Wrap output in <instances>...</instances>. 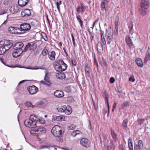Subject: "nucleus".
I'll list each match as a JSON object with an SVG mask.
<instances>
[{
	"label": "nucleus",
	"instance_id": "f257e3e1",
	"mask_svg": "<svg viewBox=\"0 0 150 150\" xmlns=\"http://www.w3.org/2000/svg\"><path fill=\"white\" fill-rule=\"evenodd\" d=\"M62 128L58 125H55L53 127L51 130L52 134L57 137V140L59 142L62 141V135L64 133Z\"/></svg>",
	"mask_w": 150,
	"mask_h": 150
},
{
	"label": "nucleus",
	"instance_id": "f03ea898",
	"mask_svg": "<svg viewBox=\"0 0 150 150\" xmlns=\"http://www.w3.org/2000/svg\"><path fill=\"white\" fill-rule=\"evenodd\" d=\"M46 131L45 127L41 126H37L32 127L30 129V132L31 134L33 135L39 136L44 134Z\"/></svg>",
	"mask_w": 150,
	"mask_h": 150
},
{
	"label": "nucleus",
	"instance_id": "7ed1b4c3",
	"mask_svg": "<svg viewBox=\"0 0 150 150\" xmlns=\"http://www.w3.org/2000/svg\"><path fill=\"white\" fill-rule=\"evenodd\" d=\"M40 121V120L37 118L36 115H32L30 116L29 118L25 120L24 123L25 125L28 127H30L31 126L36 125L37 122Z\"/></svg>",
	"mask_w": 150,
	"mask_h": 150
},
{
	"label": "nucleus",
	"instance_id": "20e7f679",
	"mask_svg": "<svg viewBox=\"0 0 150 150\" xmlns=\"http://www.w3.org/2000/svg\"><path fill=\"white\" fill-rule=\"evenodd\" d=\"M31 27L30 24L24 23L20 25L19 30L20 31H22V34H23L28 32L30 29Z\"/></svg>",
	"mask_w": 150,
	"mask_h": 150
},
{
	"label": "nucleus",
	"instance_id": "39448f33",
	"mask_svg": "<svg viewBox=\"0 0 150 150\" xmlns=\"http://www.w3.org/2000/svg\"><path fill=\"white\" fill-rule=\"evenodd\" d=\"M60 61L61 65H60L57 68V71L59 72H62L64 71L67 69V66L66 64L62 60L60 61H57V63L58 64Z\"/></svg>",
	"mask_w": 150,
	"mask_h": 150
},
{
	"label": "nucleus",
	"instance_id": "423d86ee",
	"mask_svg": "<svg viewBox=\"0 0 150 150\" xmlns=\"http://www.w3.org/2000/svg\"><path fill=\"white\" fill-rule=\"evenodd\" d=\"M8 31L11 33L14 34L20 35L22 34L20 31L19 28L11 27L8 28Z\"/></svg>",
	"mask_w": 150,
	"mask_h": 150
},
{
	"label": "nucleus",
	"instance_id": "0eeeda50",
	"mask_svg": "<svg viewBox=\"0 0 150 150\" xmlns=\"http://www.w3.org/2000/svg\"><path fill=\"white\" fill-rule=\"evenodd\" d=\"M80 143L82 146L86 147H88L91 145L90 141L85 138H83L81 140Z\"/></svg>",
	"mask_w": 150,
	"mask_h": 150
},
{
	"label": "nucleus",
	"instance_id": "6e6552de",
	"mask_svg": "<svg viewBox=\"0 0 150 150\" xmlns=\"http://www.w3.org/2000/svg\"><path fill=\"white\" fill-rule=\"evenodd\" d=\"M28 90L30 94L33 95L36 93L38 91V88L34 85L28 87Z\"/></svg>",
	"mask_w": 150,
	"mask_h": 150
},
{
	"label": "nucleus",
	"instance_id": "1a4fd4ad",
	"mask_svg": "<svg viewBox=\"0 0 150 150\" xmlns=\"http://www.w3.org/2000/svg\"><path fill=\"white\" fill-rule=\"evenodd\" d=\"M65 118L63 116L60 115L59 116L53 115L52 117V121L54 122H61L64 121Z\"/></svg>",
	"mask_w": 150,
	"mask_h": 150
},
{
	"label": "nucleus",
	"instance_id": "9d476101",
	"mask_svg": "<svg viewBox=\"0 0 150 150\" xmlns=\"http://www.w3.org/2000/svg\"><path fill=\"white\" fill-rule=\"evenodd\" d=\"M149 4V3L148 0H141V8L144 7L145 8L144 13V14L145 13L146 9L148 8Z\"/></svg>",
	"mask_w": 150,
	"mask_h": 150
},
{
	"label": "nucleus",
	"instance_id": "9b49d317",
	"mask_svg": "<svg viewBox=\"0 0 150 150\" xmlns=\"http://www.w3.org/2000/svg\"><path fill=\"white\" fill-rule=\"evenodd\" d=\"M23 44L21 42L17 43L13 47V49L19 51L21 50V52H23V51L22 48L23 47Z\"/></svg>",
	"mask_w": 150,
	"mask_h": 150
},
{
	"label": "nucleus",
	"instance_id": "f8f14e48",
	"mask_svg": "<svg viewBox=\"0 0 150 150\" xmlns=\"http://www.w3.org/2000/svg\"><path fill=\"white\" fill-rule=\"evenodd\" d=\"M13 44L12 41L9 40H6L4 47H5V50H8L13 46Z\"/></svg>",
	"mask_w": 150,
	"mask_h": 150
},
{
	"label": "nucleus",
	"instance_id": "ddd939ff",
	"mask_svg": "<svg viewBox=\"0 0 150 150\" xmlns=\"http://www.w3.org/2000/svg\"><path fill=\"white\" fill-rule=\"evenodd\" d=\"M31 14V12L30 10L25 9L21 12V16L22 17H27L30 16Z\"/></svg>",
	"mask_w": 150,
	"mask_h": 150
},
{
	"label": "nucleus",
	"instance_id": "4468645a",
	"mask_svg": "<svg viewBox=\"0 0 150 150\" xmlns=\"http://www.w3.org/2000/svg\"><path fill=\"white\" fill-rule=\"evenodd\" d=\"M10 11L12 14L16 13L20 11L19 7L18 6H11L10 9Z\"/></svg>",
	"mask_w": 150,
	"mask_h": 150
},
{
	"label": "nucleus",
	"instance_id": "2eb2a0df",
	"mask_svg": "<svg viewBox=\"0 0 150 150\" xmlns=\"http://www.w3.org/2000/svg\"><path fill=\"white\" fill-rule=\"evenodd\" d=\"M54 96L58 98H62L64 96V92L61 91H56L54 92Z\"/></svg>",
	"mask_w": 150,
	"mask_h": 150
},
{
	"label": "nucleus",
	"instance_id": "dca6fc26",
	"mask_svg": "<svg viewBox=\"0 0 150 150\" xmlns=\"http://www.w3.org/2000/svg\"><path fill=\"white\" fill-rule=\"evenodd\" d=\"M125 40L127 44L130 47L132 48L134 47L133 43L130 36H128L126 37Z\"/></svg>",
	"mask_w": 150,
	"mask_h": 150
},
{
	"label": "nucleus",
	"instance_id": "f3484780",
	"mask_svg": "<svg viewBox=\"0 0 150 150\" xmlns=\"http://www.w3.org/2000/svg\"><path fill=\"white\" fill-rule=\"evenodd\" d=\"M97 49L98 52L100 53L103 52V47L101 42H98L97 45Z\"/></svg>",
	"mask_w": 150,
	"mask_h": 150
},
{
	"label": "nucleus",
	"instance_id": "a211bd4d",
	"mask_svg": "<svg viewBox=\"0 0 150 150\" xmlns=\"http://www.w3.org/2000/svg\"><path fill=\"white\" fill-rule=\"evenodd\" d=\"M28 1V0H18V2L20 6L24 7L27 4Z\"/></svg>",
	"mask_w": 150,
	"mask_h": 150
},
{
	"label": "nucleus",
	"instance_id": "6ab92c4d",
	"mask_svg": "<svg viewBox=\"0 0 150 150\" xmlns=\"http://www.w3.org/2000/svg\"><path fill=\"white\" fill-rule=\"evenodd\" d=\"M103 96V97H104L106 102H107V106L108 107V109L109 112V104L108 103V98H109V96H108V93L106 92V91H104Z\"/></svg>",
	"mask_w": 150,
	"mask_h": 150
},
{
	"label": "nucleus",
	"instance_id": "aec40b11",
	"mask_svg": "<svg viewBox=\"0 0 150 150\" xmlns=\"http://www.w3.org/2000/svg\"><path fill=\"white\" fill-rule=\"evenodd\" d=\"M14 50L12 54L13 56L14 57L16 58L18 57L23 52H21V50H20V51L16 50Z\"/></svg>",
	"mask_w": 150,
	"mask_h": 150
},
{
	"label": "nucleus",
	"instance_id": "412c9836",
	"mask_svg": "<svg viewBox=\"0 0 150 150\" xmlns=\"http://www.w3.org/2000/svg\"><path fill=\"white\" fill-rule=\"evenodd\" d=\"M84 6H83L82 4H81L80 5H79L76 8V11L78 13H83L84 12L83 10Z\"/></svg>",
	"mask_w": 150,
	"mask_h": 150
},
{
	"label": "nucleus",
	"instance_id": "4be33fe9",
	"mask_svg": "<svg viewBox=\"0 0 150 150\" xmlns=\"http://www.w3.org/2000/svg\"><path fill=\"white\" fill-rule=\"evenodd\" d=\"M113 33L111 32L110 31L106 35L107 41L115 40V39L113 38Z\"/></svg>",
	"mask_w": 150,
	"mask_h": 150
},
{
	"label": "nucleus",
	"instance_id": "5701e85b",
	"mask_svg": "<svg viewBox=\"0 0 150 150\" xmlns=\"http://www.w3.org/2000/svg\"><path fill=\"white\" fill-rule=\"evenodd\" d=\"M56 77L59 79H63L65 78V74L62 72L57 73L56 74Z\"/></svg>",
	"mask_w": 150,
	"mask_h": 150
},
{
	"label": "nucleus",
	"instance_id": "b1692460",
	"mask_svg": "<svg viewBox=\"0 0 150 150\" xmlns=\"http://www.w3.org/2000/svg\"><path fill=\"white\" fill-rule=\"evenodd\" d=\"M55 52L54 51H52L50 53L48 54L49 58L51 60L54 61L55 59Z\"/></svg>",
	"mask_w": 150,
	"mask_h": 150
},
{
	"label": "nucleus",
	"instance_id": "393cba45",
	"mask_svg": "<svg viewBox=\"0 0 150 150\" xmlns=\"http://www.w3.org/2000/svg\"><path fill=\"white\" fill-rule=\"evenodd\" d=\"M65 110L64 113L67 115L70 114L72 112V110L71 107L69 106H66Z\"/></svg>",
	"mask_w": 150,
	"mask_h": 150
},
{
	"label": "nucleus",
	"instance_id": "a878e982",
	"mask_svg": "<svg viewBox=\"0 0 150 150\" xmlns=\"http://www.w3.org/2000/svg\"><path fill=\"white\" fill-rule=\"evenodd\" d=\"M105 0H102L101 5V11L103 12V13H104L106 12V10L105 7Z\"/></svg>",
	"mask_w": 150,
	"mask_h": 150
},
{
	"label": "nucleus",
	"instance_id": "bb28decb",
	"mask_svg": "<svg viewBox=\"0 0 150 150\" xmlns=\"http://www.w3.org/2000/svg\"><path fill=\"white\" fill-rule=\"evenodd\" d=\"M128 28L129 30V33L132 35L133 32V25L132 22H129L128 24Z\"/></svg>",
	"mask_w": 150,
	"mask_h": 150
},
{
	"label": "nucleus",
	"instance_id": "cd10ccee",
	"mask_svg": "<svg viewBox=\"0 0 150 150\" xmlns=\"http://www.w3.org/2000/svg\"><path fill=\"white\" fill-rule=\"evenodd\" d=\"M29 50L30 51L32 52L33 51L34 49L36 47V45L35 43H33L31 44L28 43Z\"/></svg>",
	"mask_w": 150,
	"mask_h": 150
},
{
	"label": "nucleus",
	"instance_id": "c85d7f7f",
	"mask_svg": "<svg viewBox=\"0 0 150 150\" xmlns=\"http://www.w3.org/2000/svg\"><path fill=\"white\" fill-rule=\"evenodd\" d=\"M128 122V120L127 119L124 120L122 122V126L123 127V129H126L127 128Z\"/></svg>",
	"mask_w": 150,
	"mask_h": 150
},
{
	"label": "nucleus",
	"instance_id": "c756f323",
	"mask_svg": "<svg viewBox=\"0 0 150 150\" xmlns=\"http://www.w3.org/2000/svg\"><path fill=\"white\" fill-rule=\"evenodd\" d=\"M108 43L110 45V47L113 48L115 46V40H111L107 41Z\"/></svg>",
	"mask_w": 150,
	"mask_h": 150
},
{
	"label": "nucleus",
	"instance_id": "7c9ffc66",
	"mask_svg": "<svg viewBox=\"0 0 150 150\" xmlns=\"http://www.w3.org/2000/svg\"><path fill=\"white\" fill-rule=\"evenodd\" d=\"M66 105H64L62 106L58 107L57 108L58 111L60 112H64L65 110Z\"/></svg>",
	"mask_w": 150,
	"mask_h": 150
},
{
	"label": "nucleus",
	"instance_id": "2f4dec72",
	"mask_svg": "<svg viewBox=\"0 0 150 150\" xmlns=\"http://www.w3.org/2000/svg\"><path fill=\"white\" fill-rule=\"evenodd\" d=\"M128 144L129 148L130 150L133 149L132 140L131 139L129 138L128 140Z\"/></svg>",
	"mask_w": 150,
	"mask_h": 150
},
{
	"label": "nucleus",
	"instance_id": "473e14b6",
	"mask_svg": "<svg viewBox=\"0 0 150 150\" xmlns=\"http://www.w3.org/2000/svg\"><path fill=\"white\" fill-rule=\"evenodd\" d=\"M85 75L86 77H89L90 76V69L86 65L85 67Z\"/></svg>",
	"mask_w": 150,
	"mask_h": 150
},
{
	"label": "nucleus",
	"instance_id": "72a5a7b5",
	"mask_svg": "<svg viewBox=\"0 0 150 150\" xmlns=\"http://www.w3.org/2000/svg\"><path fill=\"white\" fill-rule=\"evenodd\" d=\"M49 75V73L47 72L46 73L44 78V80L47 83H50V81Z\"/></svg>",
	"mask_w": 150,
	"mask_h": 150
},
{
	"label": "nucleus",
	"instance_id": "f704fd0d",
	"mask_svg": "<svg viewBox=\"0 0 150 150\" xmlns=\"http://www.w3.org/2000/svg\"><path fill=\"white\" fill-rule=\"evenodd\" d=\"M111 135L113 140L115 141H116L117 139V134L112 129H111Z\"/></svg>",
	"mask_w": 150,
	"mask_h": 150
},
{
	"label": "nucleus",
	"instance_id": "c9c22d12",
	"mask_svg": "<svg viewBox=\"0 0 150 150\" xmlns=\"http://www.w3.org/2000/svg\"><path fill=\"white\" fill-rule=\"evenodd\" d=\"M5 47L1 46L0 47V55H2L8 50H5Z\"/></svg>",
	"mask_w": 150,
	"mask_h": 150
},
{
	"label": "nucleus",
	"instance_id": "e433bc0d",
	"mask_svg": "<svg viewBox=\"0 0 150 150\" xmlns=\"http://www.w3.org/2000/svg\"><path fill=\"white\" fill-rule=\"evenodd\" d=\"M76 18L80 26L82 27L83 25V22L80 18V16L79 15L76 16Z\"/></svg>",
	"mask_w": 150,
	"mask_h": 150
},
{
	"label": "nucleus",
	"instance_id": "4c0bfd02",
	"mask_svg": "<svg viewBox=\"0 0 150 150\" xmlns=\"http://www.w3.org/2000/svg\"><path fill=\"white\" fill-rule=\"evenodd\" d=\"M52 148H54V146H47L43 145V146H40L39 148V149H44L45 148H46L49 149H50H50Z\"/></svg>",
	"mask_w": 150,
	"mask_h": 150
},
{
	"label": "nucleus",
	"instance_id": "58836bf2",
	"mask_svg": "<svg viewBox=\"0 0 150 150\" xmlns=\"http://www.w3.org/2000/svg\"><path fill=\"white\" fill-rule=\"evenodd\" d=\"M25 106L27 107H32V108H34L35 107V106L34 105H33L31 103L28 101H26L25 103Z\"/></svg>",
	"mask_w": 150,
	"mask_h": 150
},
{
	"label": "nucleus",
	"instance_id": "ea45409f",
	"mask_svg": "<svg viewBox=\"0 0 150 150\" xmlns=\"http://www.w3.org/2000/svg\"><path fill=\"white\" fill-rule=\"evenodd\" d=\"M110 142L112 146L109 145L108 146L107 150H110L112 149V147L114 148L115 146V145L113 144V142L112 140H110Z\"/></svg>",
	"mask_w": 150,
	"mask_h": 150
},
{
	"label": "nucleus",
	"instance_id": "a19ab883",
	"mask_svg": "<svg viewBox=\"0 0 150 150\" xmlns=\"http://www.w3.org/2000/svg\"><path fill=\"white\" fill-rule=\"evenodd\" d=\"M67 101L69 103H71L74 102V99L72 97L69 96L67 98Z\"/></svg>",
	"mask_w": 150,
	"mask_h": 150
},
{
	"label": "nucleus",
	"instance_id": "79ce46f5",
	"mask_svg": "<svg viewBox=\"0 0 150 150\" xmlns=\"http://www.w3.org/2000/svg\"><path fill=\"white\" fill-rule=\"evenodd\" d=\"M149 60H150V53L149 52H148V54H147L144 61L145 62H146Z\"/></svg>",
	"mask_w": 150,
	"mask_h": 150
},
{
	"label": "nucleus",
	"instance_id": "37998d69",
	"mask_svg": "<svg viewBox=\"0 0 150 150\" xmlns=\"http://www.w3.org/2000/svg\"><path fill=\"white\" fill-rule=\"evenodd\" d=\"M57 5V7L58 9V10L59 11H60V8H59V5L62 4V1H61L60 0L59 1H57L56 3Z\"/></svg>",
	"mask_w": 150,
	"mask_h": 150
},
{
	"label": "nucleus",
	"instance_id": "c03bdc74",
	"mask_svg": "<svg viewBox=\"0 0 150 150\" xmlns=\"http://www.w3.org/2000/svg\"><path fill=\"white\" fill-rule=\"evenodd\" d=\"M41 35L42 38L45 41H47V38L45 33H41Z\"/></svg>",
	"mask_w": 150,
	"mask_h": 150
},
{
	"label": "nucleus",
	"instance_id": "a18cd8bd",
	"mask_svg": "<svg viewBox=\"0 0 150 150\" xmlns=\"http://www.w3.org/2000/svg\"><path fill=\"white\" fill-rule=\"evenodd\" d=\"M141 143V140H139L138 142V145H136L134 146L135 150H140V146L139 145L140 143Z\"/></svg>",
	"mask_w": 150,
	"mask_h": 150
},
{
	"label": "nucleus",
	"instance_id": "49530a36",
	"mask_svg": "<svg viewBox=\"0 0 150 150\" xmlns=\"http://www.w3.org/2000/svg\"><path fill=\"white\" fill-rule=\"evenodd\" d=\"M48 51L47 49H44V50L42 52V54L44 56L48 54Z\"/></svg>",
	"mask_w": 150,
	"mask_h": 150
},
{
	"label": "nucleus",
	"instance_id": "de8ad7c7",
	"mask_svg": "<svg viewBox=\"0 0 150 150\" xmlns=\"http://www.w3.org/2000/svg\"><path fill=\"white\" fill-rule=\"evenodd\" d=\"M145 9V8L142 7L141 8V15L142 16H144L146 14L147 12V9H146V12H145V13L144 14V9Z\"/></svg>",
	"mask_w": 150,
	"mask_h": 150
},
{
	"label": "nucleus",
	"instance_id": "09e8293b",
	"mask_svg": "<svg viewBox=\"0 0 150 150\" xmlns=\"http://www.w3.org/2000/svg\"><path fill=\"white\" fill-rule=\"evenodd\" d=\"M136 62L138 66L141 67V59L140 58H137L136 59Z\"/></svg>",
	"mask_w": 150,
	"mask_h": 150
},
{
	"label": "nucleus",
	"instance_id": "8fccbe9b",
	"mask_svg": "<svg viewBox=\"0 0 150 150\" xmlns=\"http://www.w3.org/2000/svg\"><path fill=\"white\" fill-rule=\"evenodd\" d=\"M40 83L43 85L48 86H50V83H47L45 81H41Z\"/></svg>",
	"mask_w": 150,
	"mask_h": 150
},
{
	"label": "nucleus",
	"instance_id": "3c124183",
	"mask_svg": "<svg viewBox=\"0 0 150 150\" xmlns=\"http://www.w3.org/2000/svg\"><path fill=\"white\" fill-rule=\"evenodd\" d=\"M65 91L67 92H69L71 91V89L70 86H66L65 88Z\"/></svg>",
	"mask_w": 150,
	"mask_h": 150
},
{
	"label": "nucleus",
	"instance_id": "603ef678",
	"mask_svg": "<svg viewBox=\"0 0 150 150\" xmlns=\"http://www.w3.org/2000/svg\"><path fill=\"white\" fill-rule=\"evenodd\" d=\"M129 105V103L127 102H124L122 105V108L125 107H126Z\"/></svg>",
	"mask_w": 150,
	"mask_h": 150
},
{
	"label": "nucleus",
	"instance_id": "864d4df0",
	"mask_svg": "<svg viewBox=\"0 0 150 150\" xmlns=\"http://www.w3.org/2000/svg\"><path fill=\"white\" fill-rule=\"evenodd\" d=\"M101 41L104 45L106 44V41L105 37H101Z\"/></svg>",
	"mask_w": 150,
	"mask_h": 150
},
{
	"label": "nucleus",
	"instance_id": "5fc2aeb1",
	"mask_svg": "<svg viewBox=\"0 0 150 150\" xmlns=\"http://www.w3.org/2000/svg\"><path fill=\"white\" fill-rule=\"evenodd\" d=\"M28 43L26 45V47H25L24 50H23V52H25L28 50H29Z\"/></svg>",
	"mask_w": 150,
	"mask_h": 150
},
{
	"label": "nucleus",
	"instance_id": "6e6d98bb",
	"mask_svg": "<svg viewBox=\"0 0 150 150\" xmlns=\"http://www.w3.org/2000/svg\"><path fill=\"white\" fill-rule=\"evenodd\" d=\"M5 41L6 40H1L0 41V45H2V46H4Z\"/></svg>",
	"mask_w": 150,
	"mask_h": 150
},
{
	"label": "nucleus",
	"instance_id": "4d7b16f0",
	"mask_svg": "<svg viewBox=\"0 0 150 150\" xmlns=\"http://www.w3.org/2000/svg\"><path fill=\"white\" fill-rule=\"evenodd\" d=\"M71 63L72 64V65L74 66H75L76 65V60L74 59V60L72 59L71 60Z\"/></svg>",
	"mask_w": 150,
	"mask_h": 150
},
{
	"label": "nucleus",
	"instance_id": "13d9d810",
	"mask_svg": "<svg viewBox=\"0 0 150 150\" xmlns=\"http://www.w3.org/2000/svg\"><path fill=\"white\" fill-rule=\"evenodd\" d=\"M29 69H33V70H37L38 69H44L43 68L41 67H40L39 68H38V67H35L33 68H30Z\"/></svg>",
	"mask_w": 150,
	"mask_h": 150
},
{
	"label": "nucleus",
	"instance_id": "bf43d9fd",
	"mask_svg": "<svg viewBox=\"0 0 150 150\" xmlns=\"http://www.w3.org/2000/svg\"><path fill=\"white\" fill-rule=\"evenodd\" d=\"M134 81L135 79L133 76H131L129 77V81H131L132 82H134Z\"/></svg>",
	"mask_w": 150,
	"mask_h": 150
},
{
	"label": "nucleus",
	"instance_id": "052dcab7",
	"mask_svg": "<svg viewBox=\"0 0 150 150\" xmlns=\"http://www.w3.org/2000/svg\"><path fill=\"white\" fill-rule=\"evenodd\" d=\"M119 150H125L123 145L120 144L119 146Z\"/></svg>",
	"mask_w": 150,
	"mask_h": 150
},
{
	"label": "nucleus",
	"instance_id": "680f3d73",
	"mask_svg": "<svg viewBox=\"0 0 150 150\" xmlns=\"http://www.w3.org/2000/svg\"><path fill=\"white\" fill-rule=\"evenodd\" d=\"M110 82L112 83L114 82L115 81V79L114 77H111L110 78Z\"/></svg>",
	"mask_w": 150,
	"mask_h": 150
},
{
	"label": "nucleus",
	"instance_id": "e2e57ef3",
	"mask_svg": "<svg viewBox=\"0 0 150 150\" xmlns=\"http://www.w3.org/2000/svg\"><path fill=\"white\" fill-rule=\"evenodd\" d=\"M117 104V103H116L115 102L114 103L113 106V108L112 110V112H113L114 110L115 109Z\"/></svg>",
	"mask_w": 150,
	"mask_h": 150
},
{
	"label": "nucleus",
	"instance_id": "0e129e2a",
	"mask_svg": "<svg viewBox=\"0 0 150 150\" xmlns=\"http://www.w3.org/2000/svg\"><path fill=\"white\" fill-rule=\"evenodd\" d=\"M76 135V133L75 131H73L71 134V135H72V137H75Z\"/></svg>",
	"mask_w": 150,
	"mask_h": 150
},
{
	"label": "nucleus",
	"instance_id": "69168bd1",
	"mask_svg": "<svg viewBox=\"0 0 150 150\" xmlns=\"http://www.w3.org/2000/svg\"><path fill=\"white\" fill-rule=\"evenodd\" d=\"M100 32L101 37H105L104 32L102 30H100Z\"/></svg>",
	"mask_w": 150,
	"mask_h": 150
},
{
	"label": "nucleus",
	"instance_id": "338daca9",
	"mask_svg": "<svg viewBox=\"0 0 150 150\" xmlns=\"http://www.w3.org/2000/svg\"><path fill=\"white\" fill-rule=\"evenodd\" d=\"M94 63H95V65H96L97 67L98 66V62L96 59L95 58L94 59Z\"/></svg>",
	"mask_w": 150,
	"mask_h": 150
},
{
	"label": "nucleus",
	"instance_id": "774afa93",
	"mask_svg": "<svg viewBox=\"0 0 150 150\" xmlns=\"http://www.w3.org/2000/svg\"><path fill=\"white\" fill-rule=\"evenodd\" d=\"M26 81V80H23L20 81L18 84V86L20 85L21 84L23 83V82H25Z\"/></svg>",
	"mask_w": 150,
	"mask_h": 150
}]
</instances>
